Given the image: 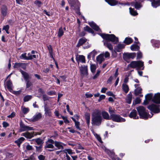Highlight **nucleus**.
Returning <instances> with one entry per match:
<instances>
[{
  "mask_svg": "<svg viewBox=\"0 0 160 160\" xmlns=\"http://www.w3.org/2000/svg\"><path fill=\"white\" fill-rule=\"evenodd\" d=\"M102 38L105 39V41H104V45L107 47L110 50L112 51L113 48L112 45L109 42L111 41L114 44H116L118 42V38L116 37L114 34H101Z\"/></svg>",
  "mask_w": 160,
  "mask_h": 160,
  "instance_id": "f257e3e1",
  "label": "nucleus"
},
{
  "mask_svg": "<svg viewBox=\"0 0 160 160\" xmlns=\"http://www.w3.org/2000/svg\"><path fill=\"white\" fill-rule=\"evenodd\" d=\"M101 112L99 110L95 109L93 112L92 115V124L99 126L101 123L102 118Z\"/></svg>",
  "mask_w": 160,
  "mask_h": 160,
  "instance_id": "f03ea898",
  "label": "nucleus"
},
{
  "mask_svg": "<svg viewBox=\"0 0 160 160\" xmlns=\"http://www.w3.org/2000/svg\"><path fill=\"white\" fill-rule=\"evenodd\" d=\"M136 109L138 112L140 118L147 119L149 118H151L152 116V115L151 116H150L148 114L147 110L143 106H140L136 108Z\"/></svg>",
  "mask_w": 160,
  "mask_h": 160,
  "instance_id": "7ed1b4c3",
  "label": "nucleus"
},
{
  "mask_svg": "<svg viewBox=\"0 0 160 160\" xmlns=\"http://www.w3.org/2000/svg\"><path fill=\"white\" fill-rule=\"evenodd\" d=\"M128 67L132 68H136L138 70H143L144 68V62L141 61H132L128 65Z\"/></svg>",
  "mask_w": 160,
  "mask_h": 160,
  "instance_id": "20e7f679",
  "label": "nucleus"
},
{
  "mask_svg": "<svg viewBox=\"0 0 160 160\" xmlns=\"http://www.w3.org/2000/svg\"><path fill=\"white\" fill-rule=\"evenodd\" d=\"M111 118L110 120H111L114 122H122L125 121V119L120 116V115L116 114H111L110 115Z\"/></svg>",
  "mask_w": 160,
  "mask_h": 160,
  "instance_id": "39448f33",
  "label": "nucleus"
},
{
  "mask_svg": "<svg viewBox=\"0 0 160 160\" xmlns=\"http://www.w3.org/2000/svg\"><path fill=\"white\" fill-rule=\"evenodd\" d=\"M54 141L52 139H48L46 142V145L44 147V148L46 149L47 148H50L51 149H48V151L49 152H52L54 151L53 149L54 146Z\"/></svg>",
  "mask_w": 160,
  "mask_h": 160,
  "instance_id": "423d86ee",
  "label": "nucleus"
},
{
  "mask_svg": "<svg viewBox=\"0 0 160 160\" xmlns=\"http://www.w3.org/2000/svg\"><path fill=\"white\" fill-rule=\"evenodd\" d=\"M160 105L152 104L148 106V108L154 113H158L160 112Z\"/></svg>",
  "mask_w": 160,
  "mask_h": 160,
  "instance_id": "0eeeda50",
  "label": "nucleus"
},
{
  "mask_svg": "<svg viewBox=\"0 0 160 160\" xmlns=\"http://www.w3.org/2000/svg\"><path fill=\"white\" fill-rule=\"evenodd\" d=\"M68 1L69 3L71 6V8L74 10L78 14H80V13L79 11V7L77 6L76 8V0H68Z\"/></svg>",
  "mask_w": 160,
  "mask_h": 160,
  "instance_id": "6e6552de",
  "label": "nucleus"
},
{
  "mask_svg": "<svg viewBox=\"0 0 160 160\" xmlns=\"http://www.w3.org/2000/svg\"><path fill=\"white\" fill-rule=\"evenodd\" d=\"M79 68L82 76H87L88 74V66L86 65H82L79 67Z\"/></svg>",
  "mask_w": 160,
  "mask_h": 160,
  "instance_id": "1a4fd4ad",
  "label": "nucleus"
},
{
  "mask_svg": "<svg viewBox=\"0 0 160 160\" xmlns=\"http://www.w3.org/2000/svg\"><path fill=\"white\" fill-rule=\"evenodd\" d=\"M20 130L21 132L30 131L33 130L32 127L25 125L22 122L20 123Z\"/></svg>",
  "mask_w": 160,
  "mask_h": 160,
  "instance_id": "9d476101",
  "label": "nucleus"
},
{
  "mask_svg": "<svg viewBox=\"0 0 160 160\" xmlns=\"http://www.w3.org/2000/svg\"><path fill=\"white\" fill-rule=\"evenodd\" d=\"M140 85L139 84H135L134 86L136 89L134 90V94L135 95H138L141 94L142 92V89L139 86Z\"/></svg>",
  "mask_w": 160,
  "mask_h": 160,
  "instance_id": "9b49d317",
  "label": "nucleus"
},
{
  "mask_svg": "<svg viewBox=\"0 0 160 160\" xmlns=\"http://www.w3.org/2000/svg\"><path fill=\"white\" fill-rule=\"evenodd\" d=\"M152 101L158 104L160 103V93H157L155 94L152 99Z\"/></svg>",
  "mask_w": 160,
  "mask_h": 160,
  "instance_id": "f8f14e48",
  "label": "nucleus"
},
{
  "mask_svg": "<svg viewBox=\"0 0 160 160\" xmlns=\"http://www.w3.org/2000/svg\"><path fill=\"white\" fill-rule=\"evenodd\" d=\"M54 144L55 146L58 148V149H63V146H65V144L63 143L57 141H54Z\"/></svg>",
  "mask_w": 160,
  "mask_h": 160,
  "instance_id": "ddd939ff",
  "label": "nucleus"
},
{
  "mask_svg": "<svg viewBox=\"0 0 160 160\" xmlns=\"http://www.w3.org/2000/svg\"><path fill=\"white\" fill-rule=\"evenodd\" d=\"M41 117V114L40 113H38L35 114L32 118H31L30 121L33 122H36L40 119Z\"/></svg>",
  "mask_w": 160,
  "mask_h": 160,
  "instance_id": "4468645a",
  "label": "nucleus"
},
{
  "mask_svg": "<svg viewBox=\"0 0 160 160\" xmlns=\"http://www.w3.org/2000/svg\"><path fill=\"white\" fill-rule=\"evenodd\" d=\"M129 117L131 118L134 119H138V117L137 116V112L136 110H133L130 113L129 115Z\"/></svg>",
  "mask_w": 160,
  "mask_h": 160,
  "instance_id": "2eb2a0df",
  "label": "nucleus"
},
{
  "mask_svg": "<svg viewBox=\"0 0 160 160\" xmlns=\"http://www.w3.org/2000/svg\"><path fill=\"white\" fill-rule=\"evenodd\" d=\"M89 24L93 29H94L95 30L98 31L99 32H100L101 31V30L99 27L94 22H89Z\"/></svg>",
  "mask_w": 160,
  "mask_h": 160,
  "instance_id": "dca6fc26",
  "label": "nucleus"
},
{
  "mask_svg": "<svg viewBox=\"0 0 160 160\" xmlns=\"http://www.w3.org/2000/svg\"><path fill=\"white\" fill-rule=\"evenodd\" d=\"M22 136L26 137L27 138L30 139L33 137L34 134L33 133H30L28 132H26L21 134Z\"/></svg>",
  "mask_w": 160,
  "mask_h": 160,
  "instance_id": "f3484780",
  "label": "nucleus"
},
{
  "mask_svg": "<svg viewBox=\"0 0 160 160\" xmlns=\"http://www.w3.org/2000/svg\"><path fill=\"white\" fill-rule=\"evenodd\" d=\"M125 45L123 44L119 43L115 47V50L118 52H120L125 47Z\"/></svg>",
  "mask_w": 160,
  "mask_h": 160,
  "instance_id": "a211bd4d",
  "label": "nucleus"
},
{
  "mask_svg": "<svg viewBox=\"0 0 160 160\" xmlns=\"http://www.w3.org/2000/svg\"><path fill=\"white\" fill-rule=\"evenodd\" d=\"M151 2L152 6L154 8H156L160 5V0H150Z\"/></svg>",
  "mask_w": 160,
  "mask_h": 160,
  "instance_id": "6ab92c4d",
  "label": "nucleus"
},
{
  "mask_svg": "<svg viewBox=\"0 0 160 160\" xmlns=\"http://www.w3.org/2000/svg\"><path fill=\"white\" fill-rule=\"evenodd\" d=\"M96 60L99 63H101L102 62L104 61V60L103 54H101L98 56L96 58Z\"/></svg>",
  "mask_w": 160,
  "mask_h": 160,
  "instance_id": "aec40b11",
  "label": "nucleus"
},
{
  "mask_svg": "<svg viewBox=\"0 0 160 160\" xmlns=\"http://www.w3.org/2000/svg\"><path fill=\"white\" fill-rule=\"evenodd\" d=\"M103 118L106 120H110L111 118L110 116H109L108 113L105 111H102L101 113Z\"/></svg>",
  "mask_w": 160,
  "mask_h": 160,
  "instance_id": "412c9836",
  "label": "nucleus"
},
{
  "mask_svg": "<svg viewBox=\"0 0 160 160\" xmlns=\"http://www.w3.org/2000/svg\"><path fill=\"white\" fill-rule=\"evenodd\" d=\"M8 9L7 7L5 6H2L1 8V13L3 17H5L7 14Z\"/></svg>",
  "mask_w": 160,
  "mask_h": 160,
  "instance_id": "4be33fe9",
  "label": "nucleus"
},
{
  "mask_svg": "<svg viewBox=\"0 0 160 160\" xmlns=\"http://www.w3.org/2000/svg\"><path fill=\"white\" fill-rule=\"evenodd\" d=\"M86 41L87 39L85 38H82L79 40L78 42L77 45V47H79L86 42Z\"/></svg>",
  "mask_w": 160,
  "mask_h": 160,
  "instance_id": "5701e85b",
  "label": "nucleus"
},
{
  "mask_svg": "<svg viewBox=\"0 0 160 160\" xmlns=\"http://www.w3.org/2000/svg\"><path fill=\"white\" fill-rule=\"evenodd\" d=\"M97 54V52L95 50H93L88 55V59H90L91 57H92L93 58H94L95 56Z\"/></svg>",
  "mask_w": 160,
  "mask_h": 160,
  "instance_id": "b1692460",
  "label": "nucleus"
},
{
  "mask_svg": "<svg viewBox=\"0 0 160 160\" xmlns=\"http://www.w3.org/2000/svg\"><path fill=\"white\" fill-rule=\"evenodd\" d=\"M6 86L7 88L10 92L12 90V82L9 80L6 82Z\"/></svg>",
  "mask_w": 160,
  "mask_h": 160,
  "instance_id": "393cba45",
  "label": "nucleus"
},
{
  "mask_svg": "<svg viewBox=\"0 0 160 160\" xmlns=\"http://www.w3.org/2000/svg\"><path fill=\"white\" fill-rule=\"evenodd\" d=\"M45 113L46 115L50 117L52 115V112L51 110L46 106L44 107Z\"/></svg>",
  "mask_w": 160,
  "mask_h": 160,
  "instance_id": "a878e982",
  "label": "nucleus"
},
{
  "mask_svg": "<svg viewBox=\"0 0 160 160\" xmlns=\"http://www.w3.org/2000/svg\"><path fill=\"white\" fill-rule=\"evenodd\" d=\"M122 88L125 93H127L129 91V87L125 83H123L122 84Z\"/></svg>",
  "mask_w": 160,
  "mask_h": 160,
  "instance_id": "bb28decb",
  "label": "nucleus"
},
{
  "mask_svg": "<svg viewBox=\"0 0 160 160\" xmlns=\"http://www.w3.org/2000/svg\"><path fill=\"white\" fill-rule=\"evenodd\" d=\"M20 72L23 76V77L25 80L26 81H27L29 77L28 74L26 72L21 70H20Z\"/></svg>",
  "mask_w": 160,
  "mask_h": 160,
  "instance_id": "cd10ccee",
  "label": "nucleus"
},
{
  "mask_svg": "<svg viewBox=\"0 0 160 160\" xmlns=\"http://www.w3.org/2000/svg\"><path fill=\"white\" fill-rule=\"evenodd\" d=\"M25 138L23 137H21L17 140L15 141L14 142L17 144L19 147L20 146L21 144L24 140Z\"/></svg>",
  "mask_w": 160,
  "mask_h": 160,
  "instance_id": "c85d7f7f",
  "label": "nucleus"
},
{
  "mask_svg": "<svg viewBox=\"0 0 160 160\" xmlns=\"http://www.w3.org/2000/svg\"><path fill=\"white\" fill-rule=\"evenodd\" d=\"M106 2L111 6H115L118 3V2L115 0H107Z\"/></svg>",
  "mask_w": 160,
  "mask_h": 160,
  "instance_id": "c756f323",
  "label": "nucleus"
},
{
  "mask_svg": "<svg viewBox=\"0 0 160 160\" xmlns=\"http://www.w3.org/2000/svg\"><path fill=\"white\" fill-rule=\"evenodd\" d=\"M24 67H25V64L20 63H16L14 66V67L15 68H18L20 67L24 68Z\"/></svg>",
  "mask_w": 160,
  "mask_h": 160,
  "instance_id": "7c9ffc66",
  "label": "nucleus"
},
{
  "mask_svg": "<svg viewBox=\"0 0 160 160\" xmlns=\"http://www.w3.org/2000/svg\"><path fill=\"white\" fill-rule=\"evenodd\" d=\"M133 42V40L130 38H126L123 42L127 44H129Z\"/></svg>",
  "mask_w": 160,
  "mask_h": 160,
  "instance_id": "2f4dec72",
  "label": "nucleus"
},
{
  "mask_svg": "<svg viewBox=\"0 0 160 160\" xmlns=\"http://www.w3.org/2000/svg\"><path fill=\"white\" fill-rule=\"evenodd\" d=\"M71 118L74 121L75 123V126L76 128L78 129L79 130H81V128H80L79 126H80V123L78 121H77L73 117H72Z\"/></svg>",
  "mask_w": 160,
  "mask_h": 160,
  "instance_id": "473e14b6",
  "label": "nucleus"
},
{
  "mask_svg": "<svg viewBox=\"0 0 160 160\" xmlns=\"http://www.w3.org/2000/svg\"><path fill=\"white\" fill-rule=\"evenodd\" d=\"M130 48L132 51H137L139 49V47L135 44H133L131 46Z\"/></svg>",
  "mask_w": 160,
  "mask_h": 160,
  "instance_id": "72a5a7b5",
  "label": "nucleus"
},
{
  "mask_svg": "<svg viewBox=\"0 0 160 160\" xmlns=\"http://www.w3.org/2000/svg\"><path fill=\"white\" fill-rule=\"evenodd\" d=\"M78 60L82 63H85V57L83 55H79L77 58Z\"/></svg>",
  "mask_w": 160,
  "mask_h": 160,
  "instance_id": "f704fd0d",
  "label": "nucleus"
},
{
  "mask_svg": "<svg viewBox=\"0 0 160 160\" xmlns=\"http://www.w3.org/2000/svg\"><path fill=\"white\" fill-rule=\"evenodd\" d=\"M132 100V95L131 93L128 94L126 98V102L128 104L131 103Z\"/></svg>",
  "mask_w": 160,
  "mask_h": 160,
  "instance_id": "c9c22d12",
  "label": "nucleus"
},
{
  "mask_svg": "<svg viewBox=\"0 0 160 160\" xmlns=\"http://www.w3.org/2000/svg\"><path fill=\"white\" fill-rule=\"evenodd\" d=\"M151 42L152 43L155 45V46L157 48L159 47L160 45V42L158 40H152Z\"/></svg>",
  "mask_w": 160,
  "mask_h": 160,
  "instance_id": "e433bc0d",
  "label": "nucleus"
},
{
  "mask_svg": "<svg viewBox=\"0 0 160 160\" xmlns=\"http://www.w3.org/2000/svg\"><path fill=\"white\" fill-rule=\"evenodd\" d=\"M136 55L135 53H132L127 54L126 55V57L128 58L133 59L135 57Z\"/></svg>",
  "mask_w": 160,
  "mask_h": 160,
  "instance_id": "4c0bfd02",
  "label": "nucleus"
},
{
  "mask_svg": "<svg viewBox=\"0 0 160 160\" xmlns=\"http://www.w3.org/2000/svg\"><path fill=\"white\" fill-rule=\"evenodd\" d=\"M38 94H36V96L38 97H41L42 95H43L44 92L43 90L41 88H39L38 90Z\"/></svg>",
  "mask_w": 160,
  "mask_h": 160,
  "instance_id": "58836bf2",
  "label": "nucleus"
},
{
  "mask_svg": "<svg viewBox=\"0 0 160 160\" xmlns=\"http://www.w3.org/2000/svg\"><path fill=\"white\" fill-rule=\"evenodd\" d=\"M21 110L24 114H26L29 111V109L28 108H25L22 106L21 108Z\"/></svg>",
  "mask_w": 160,
  "mask_h": 160,
  "instance_id": "ea45409f",
  "label": "nucleus"
},
{
  "mask_svg": "<svg viewBox=\"0 0 160 160\" xmlns=\"http://www.w3.org/2000/svg\"><path fill=\"white\" fill-rule=\"evenodd\" d=\"M28 56L29 60H32L33 58H38V55H32L30 53H28Z\"/></svg>",
  "mask_w": 160,
  "mask_h": 160,
  "instance_id": "a19ab883",
  "label": "nucleus"
},
{
  "mask_svg": "<svg viewBox=\"0 0 160 160\" xmlns=\"http://www.w3.org/2000/svg\"><path fill=\"white\" fill-rule=\"evenodd\" d=\"M84 30L89 32L91 33H94V31L88 26H86L84 28Z\"/></svg>",
  "mask_w": 160,
  "mask_h": 160,
  "instance_id": "79ce46f5",
  "label": "nucleus"
},
{
  "mask_svg": "<svg viewBox=\"0 0 160 160\" xmlns=\"http://www.w3.org/2000/svg\"><path fill=\"white\" fill-rule=\"evenodd\" d=\"M84 30L89 32L91 33H94V31L88 26H86L84 28Z\"/></svg>",
  "mask_w": 160,
  "mask_h": 160,
  "instance_id": "37998d69",
  "label": "nucleus"
},
{
  "mask_svg": "<svg viewBox=\"0 0 160 160\" xmlns=\"http://www.w3.org/2000/svg\"><path fill=\"white\" fill-rule=\"evenodd\" d=\"M129 11L130 14L133 16L137 15L138 14V13L136 11L134 10V9L131 8H129Z\"/></svg>",
  "mask_w": 160,
  "mask_h": 160,
  "instance_id": "c03bdc74",
  "label": "nucleus"
},
{
  "mask_svg": "<svg viewBox=\"0 0 160 160\" xmlns=\"http://www.w3.org/2000/svg\"><path fill=\"white\" fill-rule=\"evenodd\" d=\"M32 98L31 95H27L25 96L23 98V101L24 102L28 101Z\"/></svg>",
  "mask_w": 160,
  "mask_h": 160,
  "instance_id": "a18cd8bd",
  "label": "nucleus"
},
{
  "mask_svg": "<svg viewBox=\"0 0 160 160\" xmlns=\"http://www.w3.org/2000/svg\"><path fill=\"white\" fill-rule=\"evenodd\" d=\"M96 69V66L95 64H91L90 69L91 72L92 73H94L95 72Z\"/></svg>",
  "mask_w": 160,
  "mask_h": 160,
  "instance_id": "49530a36",
  "label": "nucleus"
},
{
  "mask_svg": "<svg viewBox=\"0 0 160 160\" xmlns=\"http://www.w3.org/2000/svg\"><path fill=\"white\" fill-rule=\"evenodd\" d=\"M32 85L31 82L29 81H27L26 82V88L29 89H32L31 87Z\"/></svg>",
  "mask_w": 160,
  "mask_h": 160,
  "instance_id": "de8ad7c7",
  "label": "nucleus"
},
{
  "mask_svg": "<svg viewBox=\"0 0 160 160\" xmlns=\"http://www.w3.org/2000/svg\"><path fill=\"white\" fill-rule=\"evenodd\" d=\"M20 58L23 59L24 60H29L28 56H27L26 53L22 54L20 57Z\"/></svg>",
  "mask_w": 160,
  "mask_h": 160,
  "instance_id": "09e8293b",
  "label": "nucleus"
},
{
  "mask_svg": "<svg viewBox=\"0 0 160 160\" xmlns=\"http://www.w3.org/2000/svg\"><path fill=\"white\" fill-rule=\"evenodd\" d=\"M153 94L151 93L147 94L145 98L146 99L148 100H150L152 98Z\"/></svg>",
  "mask_w": 160,
  "mask_h": 160,
  "instance_id": "8fccbe9b",
  "label": "nucleus"
},
{
  "mask_svg": "<svg viewBox=\"0 0 160 160\" xmlns=\"http://www.w3.org/2000/svg\"><path fill=\"white\" fill-rule=\"evenodd\" d=\"M63 152L66 153V154L67 152L69 154H73L74 153L72 152V150L70 149H65L63 151Z\"/></svg>",
  "mask_w": 160,
  "mask_h": 160,
  "instance_id": "3c124183",
  "label": "nucleus"
},
{
  "mask_svg": "<svg viewBox=\"0 0 160 160\" xmlns=\"http://www.w3.org/2000/svg\"><path fill=\"white\" fill-rule=\"evenodd\" d=\"M36 142L38 145H40L43 143L42 140L40 138H38L35 139Z\"/></svg>",
  "mask_w": 160,
  "mask_h": 160,
  "instance_id": "603ef678",
  "label": "nucleus"
},
{
  "mask_svg": "<svg viewBox=\"0 0 160 160\" xmlns=\"http://www.w3.org/2000/svg\"><path fill=\"white\" fill-rule=\"evenodd\" d=\"M63 34V31L62 29V27H61L59 28L58 34V36L60 37H61Z\"/></svg>",
  "mask_w": 160,
  "mask_h": 160,
  "instance_id": "864d4df0",
  "label": "nucleus"
},
{
  "mask_svg": "<svg viewBox=\"0 0 160 160\" xmlns=\"http://www.w3.org/2000/svg\"><path fill=\"white\" fill-rule=\"evenodd\" d=\"M54 113L55 116L57 117L58 118H62V116L61 114L59 113L58 111L55 110L54 112Z\"/></svg>",
  "mask_w": 160,
  "mask_h": 160,
  "instance_id": "5fc2aeb1",
  "label": "nucleus"
},
{
  "mask_svg": "<svg viewBox=\"0 0 160 160\" xmlns=\"http://www.w3.org/2000/svg\"><path fill=\"white\" fill-rule=\"evenodd\" d=\"M34 3L38 7H40L41 5L42 4V3L40 1L38 0L35 1Z\"/></svg>",
  "mask_w": 160,
  "mask_h": 160,
  "instance_id": "6e6d98bb",
  "label": "nucleus"
},
{
  "mask_svg": "<svg viewBox=\"0 0 160 160\" xmlns=\"http://www.w3.org/2000/svg\"><path fill=\"white\" fill-rule=\"evenodd\" d=\"M134 6L135 8L137 9H139L141 7V4L137 2H135Z\"/></svg>",
  "mask_w": 160,
  "mask_h": 160,
  "instance_id": "4d7b16f0",
  "label": "nucleus"
},
{
  "mask_svg": "<svg viewBox=\"0 0 160 160\" xmlns=\"http://www.w3.org/2000/svg\"><path fill=\"white\" fill-rule=\"evenodd\" d=\"M9 26L8 25H6V26H4L3 27V29L5 30L7 33L8 34L9 32L8 30L9 29Z\"/></svg>",
  "mask_w": 160,
  "mask_h": 160,
  "instance_id": "13d9d810",
  "label": "nucleus"
},
{
  "mask_svg": "<svg viewBox=\"0 0 160 160\" xmlns=\"http://www.w3.org/2000/svg\"><path fill=\"white\" fill-rule=\"evenodd\" d=\"M101 71L99 70H98L97 71L96 73L95 74V75L93 77V79H95L98 78V77L99 76L100 73Z\"/></svg>",
  "mask_w": 160,
  "mask_h": 160,
  "instance_id": "bf43d9fd",
  "label": "nucleus"
},
{
  "mask_svg": "<svg viewBox=\"0 0 160 160\" xmlns=\"http://www.w3.org/2000/svg\"><path fill=\"white\" fill-rule=\"evenodd\" d=\"M61 118L64 120V122L65 123H69V121L67 119L66 117L62 116V117Z\"/></svg>",
  "mask_w": 160,
  "mask_h": 160,
  "instance_id": "052dcab7",
  "label": "nucleus"
},
{
  "mask_svg": "<svg viewBox=\"0 0 160 160\" xmlns=\"http://www.w3.org/2000/svg\"><path fill=\"white\" fill-rule=\"evenodd\" d=\"M142 57V54L140 52H139L137 53V59H140Z\"/></svg>",
  "mask_w": 160,
  "mask_h": 160,
  "instance_id": "680f3d73",
  "label": "nucleus"
},
{
  "mask_svg": "<svg viewBox=\"0 0 160 160\" xmlns=\"http://www.w3.org/2000/svg\"><path fill=\"white\" fill-rule=\"evenodd\" d=\"M108 112L110 114V115L111 114H113V113L114 112V109H113L112 108L110 107L109 108Z\"/></svg>",
  "mask_w": 160,
  "mask_h": 160,
  "instance_id": "e2e57ef3",
  "label": "nucleus"
},
{
  "mask_svg": "<svg viewBox=\"0 0 160 160\" xmlns=\"http://www.w3.org/2000/svg\"><path fill=\"white\" fill-rule=\"evenodd\" d=\"M86 122L88 125H89L90 123V117L89 115H88L86 116Z\"/></svg>",
  "mask_w": 160,
  "mask_h": 160,
  "instance_id": "0e129e2a",
  "label": "nucleus"
},
{
  "mask_svg": "<svg viewBox=\"0 0 160 160\" xmlns=\"http://www.w3.org/2000/svg\"><path fill=\"white\" fill-rule=\"evenodd\" d=\"M38 158L39 160H45V157L42 155L38 156Z\"/></svg>",
  "mask_w": 160,
  "mask_h": 160,
  "instance_id": "69168bd1",
  "label": "nucleus"
},
{
  "mask_svg": "<svg viewBox=\"0 0 160 160\" xmlns=\"http://www.w3.org/2000/svg\"><path fill=\"white\" fill-rule=\"evenodd\" d=\"M94 135L99 142H102V141L101 140V139L100 136L99 135H98V134L96 133H95V134H94Z\"/></svg>",
  "mask_w": 160,
  "mask_h": 160,
  "instance_id": "338daca9",
  "label": "nucleus"
},
{
  "mask_svg": "<svg viewBox=\"0 0 160 160\" xmlns=\"http://www.w3.org/2000/svg\"><path fill=\"white\" fill-rule=\"evenodd\" d=\"M42 98L44 101L48 100L49 99L48 97L46 95H43Z\"/></svg>",
  "mask_w": 160,
  "mask_h": 160,
  "instance_id": "774afa93",
  "label": "nucleus"
}]
</instances>
